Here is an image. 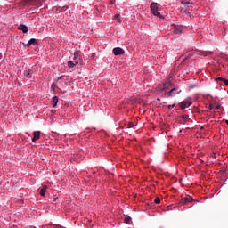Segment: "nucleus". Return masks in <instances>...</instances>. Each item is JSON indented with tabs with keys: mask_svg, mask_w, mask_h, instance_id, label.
Instances as JSON below:
<instances>
[{
	"mask_svg": "<svg viewBox=\"0 0 228 228\" xmlns=\"http://www.w3.org/2000/svg\"><path fill=\"white\" fill-rule=\"evenodd\" d=\"M172 86V81L168 80L167 84H164V90H167Z\"/></svg>",
	"mask_w": 228,
	"mask_h": 228,
	"instance_id": "dca6fc26",
	"label": "nucleus"
},
{
	"mask_svg": "<svg viewBox=\"0 0 228 228\" xmlns=\"http://www.w3.org/2000/svg\"><path fill=\"white\" fill-rule=\"evenodd\" d=\"M189 116L188 115H183L182 118L184 120V122H186V120H188Z\"/></svg>",
	"mask_w": 228,
	"mask_h": 228,
	"instance_id": "412c9836",
	"label": "nucleus"
},
{
	"mask_svg": "<svg viewBox=\"0 0 228 228\" xmlns=\"http://www.w3.org/2000/svg\"><path fill=\"white\" fill-rule=\"evenodd\" d=\"M45 191H47V186L46 185L43 186V188L40 190L41 197H45Z\"/></svg>",
	"mask_w": 228,
	"mask_h": 228,
	"instance_id": "f8f14e48",
	"label": "nucleus"
},
{
	"mask_svg": "<svg viewBox=\"0 0 228 228\" xmlns=\"http://www.w3.org/2000/svg\"><path fill=\"white\" fill-rule=\"evenodd\" d=\"M200 129H204V126H201Z\"/></svg>",
	"mask_w": 228,
	"mask_h": 228,
	"instance_id": "2f4dec72",
	"label": "nucleus"
},
{
	"mask_svg": "<svg viewBox=\"0 0 228 228\" xmlns=\"http://www.w3.org/2000/svg\"><path fill=\"white\" fill-rule=\"evenodd\" d=\"M194 86H190V88H193Z\"/></svg>",
	"mask_w": 228,
	"mask_h": 228,
	"instance_id": "c85d7f7f",
	"label": "nucleus"
},
{
	"mask_svg": "<svg viewBox=\"0 0 228 228\" xmlns=\"http://www.w3.org/2000/svg\"><path fill=\"white\" fill-rule=\"evenodd\" d=\"M186 106H191V100L187 98L180 103L181 110H186Z\"/></svg>",
	"mask_w": 228,
	"mask_h": 228,
	"instance_id": "f03ea898",
	"label": "nucleus"
},
{
	"mask_svg": "<svg viewBox=\"0 0 228 228\" xmlns=\"http://www.w3.org/2000/svg\"><path fill=\"white\" fill-rule=\"evenodd\" d=\"M189 58H191V53H189V54L186 56L185 60H188Z\"/></svg>",
	"mask_w": 228,
	"mask_h": 228,
	"instance_id": "393cba45",
	"label": "nucleus"
},
{
	"mask_svg": "<svg viewBox=\"0 0 228 228\" xmlns=\"http://www.w3.org/2000/svg\"><path fill=\"white\" fill-rule=\"evenodd\" d=\"M52 104H53V108H56V104H58V97L57 96L53 97Z\"/></svg>",
	"mask_w": 228,
	"mask_h": 228,
	"instance_id": "ddd939ff",
	"label": "nucleus"
},
{
	"mask_svg": "<svg viewBox=\"0 0 228 228\" xmlns=\"http://www.w3.org/2000/svg\"><path fill=\"white\" fill-rule=\"evenodd\" d=\"M223 83L225 85V86H228V80L226 78L223 80Z\"/></svg>",
	"mask_w": 228,
	"mask_h": 228,
	"instance_id": "5701e85b",
	"label": "nucleus"
},
{
	"mask_svg": "<svg viewBox=\"0 0 228 228\" xmlns=\"http://www.w3.org/2000/svg\"><path fill=\"white\" fill-rule=\"evenodd\" d=\"M127 127H128V129H131V128L134 127V123L129 122L128 125H127Z\"/></svg>",
	"mask_w": 228,
	"mask_h": 228,
	"instance_id": "6ab92c4d",
	"label": "nucleus"
},
{
	"mask_svg": "<svg viewBox=\"0 0 228 228\" xmlns=\"http://www.w3.org/2000/svg\"><path fill=\"white\" fill-rule=\"evenodd\" d=\"M33 139H32V142H37V140H40V131H35L33 133Z\"/></svg>",
	"mask_w": 228,
	"mask_h": 228,
	"instance_id": "0eeeda50",
	"label": "nucleus"
},
{
	"mask_svg": "<svg viewBox=\"0 0 228 228\" xmlns=\"http://www.w3.org/2000/svg\"><path fill=\"white\" fill-rule=\"evenodd\" d=\"M151 11L155 17H159V19H163V15H161V12H158V3L152 2L151 4Z\"/></svg>",
	"mask_w": 228,
	"mask_h": 228,
	"instance_id": "f257e3e1",
	"label": "nucleus"
},
{
	"mask_svg": "<svg viewBox=\"0 0 228 228\" xmlns=\"http://www.w3.org/2000/svg\"><path fill=\"white\" fill-rule=\"evenodd\" d=\"M77 63H79V61H69V62H68V67L69 68V69H74V66L75 65H77Z\"/></svg>",
	"mask_w": 228,
	"mask_h": 228,
	"instance_id": "1a4fd4ad",
	"label": "nucleus"
},
{
	"mask_svg": "<svg viewBox=\"0 0 228 228\" xmlns=\"http://www.w3.org/2000/svg\"><path fill=\"white\" fill-rule=\"evenodd\" d=\"M210 110H213V106L212 105H210Z\"/></svg>",
	"mask_w": 228,
	"mask_h": 228,
	"instance_id": "c756f323",
	"label": "nucleus"
},
{
	"mask_svg": "<svg viewBox=\"0 0 228 228\" xmlns=\"http://www.w3.org/2000/svg\"><path fill=\"white\" fill-rule=\"evenodd\" d=\"M175 104L172 105V108H175Z\"/></svg>",
	"mask_w": 228,
	"mask_h": 228,
	"instance_id": "7c9ffc66",
	"label": "nucleus"
},
{
	"mask_svg": "<svg viewBox=\"0 0 228 228\" xmlns=\"http://www.w3.org/2000/svg\"><path fill=\"white\" fill-rule=\"evenodd\" d=\"M173 33H175V35H181V33H183V27H175Z\"/></svg>",
	"mask_w": 228,
	"mask_h": 228,
	"instance_id": "423d86ee",
	"label": "nucleus"
},
{
	"mask_svg": "<svg viewBox=\"0 0 228 228\" xmlns=\"http://www.w3.org/2000/svg\"><path fill=\"white\" fill-rule=\"evenodd\" d=\"M114 19H115L118 22H121L120 14H116V15L114 16Z\"/></svg>",
	"mask_w": 228,
	"mask_h": 228,
	"instance_id": "a211bd4d",
	"label": "nucleus"
},
{
	"mask_svg": "<svg viewBox=\"0 0 228 228\" xmlns=\"http://www.w3.org/2000/svg\"><path fill=\"white\" fill-rule=\"evenodd\" d=\"M62 77H58V81H60V79H62Z\"/></svg>",
	"mask_w": 228,
	"mask_h": 228,
	"instance_id": "cd10ccee",
	"label": "nucleus"
},
{
	"mask_svg": "<svg viewBox=\"0 0 228 228\" xmlns=\"http://www.w3.org/2000/svg\"><path fill=\"white\" fill-rule=\"evenodd\" d=\"M94 57H95V53H93V54H92V58H94Z\"/></svg>",
	"mask_w": 228,
	"mask_h": 228,
	"instance_id": "bb28decb",
	"label": "nucleus"
},
{
	"mask_svg": "<svg viewBox=\"0 0 228 228\" xmlns=\"http://www.w3.org/2000/svg\"><path fill=\"white\" fill-rule=\"evenodd\" d=\"M182 4H183V6H190V5L193 4V2L182 0Z\"/></svg>",
	"mask_w": 228,
	"mask_h": 228,
	"instance_id": "4468645a",
	"label": "nucleus"
},
{
	"mask_svg": "<svg viewBox=\"0 0 228 228\" xmlns=\"http://www.w3.org/2000/svg\"><path fill=\"white\" fill-rule=\"evenodd\" d=\"M73 60L79 61V60H80V58H79V51H76L74 53V59Z\"/></svg>",
	"mask_w": 228,
	"mask_h": 228,
	"instance_id": "2eb2a0df",
	"label": "nucleus"
},
{
	"mask_svg": "<svg viewBox=\"0 0 228 228\" xmlns=\"http://www.w3.org/2000/svg\"><path fill=\"white\" fill-rule=\"evenodd\" d=\"M18 29H20V31H22L23 33H28V27L24 24H21L18 27Z\"/></svg>",
	"mask_w": 228,
	"mask_h": 228,
	"instance_id": "9d476101",
	"label": "nucleus"
},
{
	"mask_svg": "<svg viewBox=\"0 0 228 228\" xmlns=\"http://www.w3.org/2000/svg\"><path fill=\"white\" fill-rule=\"evenodd\" d=\"M115 4V0H110L109 4Z\"/></svg>",
	"mask_w": 228,
	"mask_h": 228,
	"instance_id": "b1692460",
	"label": "nucleus"
},
{
	"mask_svg": "<svg viewBox=\"0 0 228 228\" xmlns=\"http://www.w3.org/2000/svg\"><path fill=\"white\" fill-rule=\"evenodd\" d=\"M24 76H25V77H27V79H31V77H32L31 70H29V69L25 70Z\"/></svg>",
	"mask_w": 228,
	"mask_h": 228,
	"instance_id": "9b49d317",
	"label": "nucleus"
},
{
	"mask_svg": "<svg viewBox=\"0 0 228 228\" xmlns=\"http://www.w3.org/2000/svg\"><path fill=\"white\" fill-rule=\"evenodd\" d=\"M37 45V39L35 38H31L28 43L27 45L26 44H23V45H27V47H31V45Z\"/></svg>",
	"mask_w": 228,
	"mask_h": 228,
	"instance_id": "6e6552de",
	"label": "nucleus"
},
{
	"mask_svg": "<svg viewBox=\"0 0 228 228\" xmlns=\"http://www.w3.org/2000/svg\"><path fill=\"white\" fill-rule=\"evenodd\" d=\"M23 3L24 4H28V3H29V0H24Z\"/></svg>",
	"mask_w": 228,
	"mask_h": 228,
	"instance_id": "a878e982",
	"label": "nucleus"
},
{
	"mask_svg": "<svg viewBox=\"0 0 228 228\" xmlns=\"http://www.w3.org/2000/svg\"><path fill=\"white\" fill-rule=\"evenodd\" d=\"M224 79H225L224 77H219L216 78V81H222V82H224Z\"/></svg>",
	"mask_w": 228,
	"mask_h": 228,
	"instance_id": "4be33fe9",
	"label": "nucleus"
},
{
	"mask_svg": "<svg viewBox=\"0 0 228 228\" xmlns=\"http://www.w3.org/2000/svg\"><path fill=\"white\" fill-rule=\"evenodd\" d=\"M113 54H115V56H120L124 54V49L120 47H116L113 49Z\"/></svg>",
	"mask_w": 228,
	"mask_h": 228,
	"instance_id": "7ed1b4c3",
	"label": "nucleus"
},
{
	"mask_svg": "<svg viewBox=\"0 0 228 228\" xmlns=\"http://www.w3.org/2000/svg\"><path fill=\"white\" fill-rule=\"evenodd\" d=\"M154 202H155V204H161V200L159 197H157L155 199Z\"/></svg>",
	"mask_w": 228,
	"mask_h": 228,
	"instance_id": "aec40b11",
	"label": "nucleus"
},
{
	"mask_svg": "<svg viewBox=\"0 0 228 228\" xmlns=\"http://www.w3.org/2000/svg\"><path fill=\"white\" fill-rule=\"evenodd\" d=\"M180 202H181V204H183V205H184V204H190L191 202H193V198H192V197L182 198Z\"/></svg>",
	"mask_w": 228,
	"mask_h": 228,
	"instance_id": "39448f33",
	"label": "nucleus"
},
{
	"mask_svg": "<svg viewBox=\"0 0 228 228\" xmlns=\"http://www.w3.org/2000/svg\"><path fill=\"white\" fill-rule=\"evenodd\" d=\"M174 95H177V88L174 87L169 92L166 94V97H174Z\"/></svg>",
	"mask_w": 228,
	"mask_h": 228,
	"instance_id": "20e7f679",
	"label": "nucleus"
},
{
	"mask_svg": "<svg viewBox=\"0 0 228 228\" xmlns=\"http://www.w3.org/2000/svg\"><path fill=\"white\" fill-rule=\"evenodd\" d=\"M124 222H125V224H129V222H131V217L130 216H125L124 217Z\"/></svg>",
	"mask_w": 228,
	"mask_h": 228,
	"instance_id": "f3484780",
	"label": "nucleus"
}]
</instances>
